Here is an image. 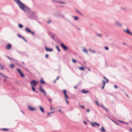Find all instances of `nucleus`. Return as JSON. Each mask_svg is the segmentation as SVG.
I'll list each match as a JSON object with an SVG mask.
<instances>
[{"mask_svg":"<svg viewBox=\"0 0 132 132\" xmlns=\"http://www.w3.org/2000/svg\"><path fill=\"white\" fill-rule=\"evenodd\" d=\"M48 101H50V103H51L52 102V100L50 99V98H49V99H48Z\"/></svg>","mask_w":132,"mask_h":132,"instance_id":"42","label":"nucleus"},{"mask_svg":"<svg viewBox=\"0 0 132 132\" xmlns=\"http://www.w3.org/2000/svg\"><path fill=\"white\" fill-rule=\"evenodd\" d=\"M20 75L23 78H24V75H23V74L21 72L20 73H19Z\"/></svg>","mask_w":132,"mask_h":132,"instance_id":"19","label":"nucleus"},{"mask_svg":"<svg viewBox=\"0 0 132 132\" xmlns=\"http://www.w3.org/2000/svg\"><path fill=\"white\" fill-rule=\"evenodd\" d=\"M89 111V109H87V112H88Z\"/></svg>","mask_w":132,"mask_h":132,"instance_id":"53","label":"nucleus"},{"mask_svg":"<svg viewBox=\"0 0 132 132\" xmlns=\"http://www.w3.org/2000/svg\"><path fill=\"white\" fill-rule=\"evenodd\" d=\"M48 23H49L50 22V21H47V22Z\"/></svg>","mask_w":132,"mask_h":132,"instance_id":"64","label":"nucleus"},{"mask_svg":"<svg viewBox=\"0 0 132 132\" xmlns=\"http://www.w3.org/2000/svg\"><path fill=\"white\" fill-rule=\"evenodd\" d=\"M9 66L11 68H13L14 67V64H12L11 65H10Z\"/></svg>","mask_w":132,"mask_h":132,"instance_id":"17","label":"nucleus"},{"mask_svg":"<svg viewBox=\"0 0 132 132\" xmlns=\"http://www.w3.org/2000/svg\"><path fill=\"white\" fill-rule=\"evenodd\" d=\"M106 82L107 83H108V80L107 79H106Z\"/></svg>","mask_w":132,"mask_h":132,"instance_id":"57","label":"nucleus"},{"mask_svg":"<svg viewBox=\"0 0 132 132\" xmlns=\"http://www.w3.org/2000/svg\"><path fill=\"white\" fill-rule=\"evenodd\" d=\"M1 76H2V77H3L6 78H7V77L6 76H4L3 74H2Z\"/></svg>","mask_w":132,"mask_h":132,"instance_id":"28","label":"nucleus"},{"mask_svg":"<svg viewBox=\"0 0 132 132\" xmlns=\"http://www.w3.org/2000/svg\"><path fill=\"white\" fill-rule=\"evenodd\" d=\"M88 71H90V69L89 68H88Z\"/></svg>","mask_w":132,"mask_h":132,"instance_id":"62","label":"nucleus"},{"mask_svg":"<svg viewBox=\"0 0 132 132\" xmlns=\"http://www.w3.org/2000/svg\"><path fill=\"white\" fill-rule=\"evenodd\" d=\"M22 39H23L25 41H26V39H25V38L22 37Z\"/></svg>","mask_w":132,"mask_h":132,"instance_id":"49","label":"nucleus"},{"mask_svg":"<svg viewBox=\"0 0 132 132\" xmlns=\"http://www.w3.org/2000/svg\"><path fill=\"white\" fill-rule=\"evenodd\" d=\"M100 131L101 132H103L105 131V130L104 128L103 127H102L101 128V129L100 130Z\"/></svg>","mask_w":132,"mask_h":132,"instance_id":"13","label":"nucleus"},{"mask_svg":"<svg viewBox=\"0 0 132 132\" xmlns=\"http://www.w3.org/2000/svg\"><path fill=\"white\" fill-rule=\"evenodd\" d=\"M119 121H120V122L121 123H124V122L123 121H122L120 120Z\"/></svg>","mask_w":132,"mask_h":132,"instance_id":"59","label":"nucleus"},{"mask_svg":"<svg viewBox=\"0 0 132 132\" xmlns=\"http://www.w3.org/2000/svg\"><path fill=\"white\" fill-rule=\"evenodd\" d=\"M58 111H60V112L61 113H63L62 111H61V110L60 109Z\"/></svg>","mask_w":132,"mask_h":132,"instance_id":"47","label":"nucleus"},{"mask_svg":"<svg viewBox=\"0 0 132 132\" xmlns=\"http://www.w3.org/2000/svg\"><path fill=\"white\" fill-rule=\"evenodd\" d=\"M30 33H31L33 36L34 35V31L31 32H31H30Z\"/></svg>","mask_w":132,"mask_h":132,"instance_id":"45","label":"nucleus"},{"mask_svg":"<svg viewBox=\"0 0 132 132\" xmlns=\"http://www.w3.org/2000/svg\"><path fill=\"white\" fill-rule=\"evenodd\" d=\"M65 95V99L66 100H67V98L68 97V96L67 95Z\"/></svg>","mask_w":132,"mask_h":132,"instance_id":"31","label":"nucleus"},{"mask_svg":"<svg viewBox=\"0 0 132 132\" xmlns=\"http://www.w3.org/2000/svg\"><path fill=\"white\" fill-rule=\"evenodd\" d=\"M72 17L74 18V20L76 21L77 20L79 19V17L77 16H73Z\"/></svg>","mask_w":132,"mask_h":132,"instance_id":"10","label":"nucleus"},{"mask_svg":"<svg viewBox=\"0 0 132 132\" xmlns=\"http://www.w3.org/2000/svg\"><path fill=\"white\" fill-rule=\"evenodd\" d=\"M66 100V102H67V103L68 104H69V103L68 101L67 100Z\"/></svg>","mask_w":132,"mask_h":132,"instance_id":"54","label":"nucleus"},{"mask_svg":"<svg viewBox=\"0 0 132 132\" xmlns=\"http://www.w3.org/2000/svg\"><path fill=\"white\" fill-rule=\"evenodd\" d=\"M16 70H17V71L19 72V73L21 72L20 70L19 69H16Z\"/></svg>","mask_w":132,"mask_h":132,"instance_id":"34","label":"nucleus"},{"mask_svg":"<svg viewBox=\"0 0 132 132\" xmlns=\"http://www.w3.org/2000/svg\"><path fill=\"white\" fill-rule=\"evenodd\" d=\"M42 92L44 93V95H46L47 93L44 90H42Z\"/></svg>","mask_w":132,"mask_h":132,"instance_id":"23","label":"nucleus"},{"mask_svg":"<svg viewBox=\"0 0 132 132\" xmlns=\"http://www.w3.org/2000/svg\"><path fill=\"white\" fill-rule=\"evenodd\" d=\"M40 82L41 83H42L43 84H45V82L42 79L40 80Z\"/></svg>","mask_w":132,"mask_h":132,"instance_id":"16","label":"nucleus"},{"mask_svg":"<svg viewBox=\"0 0 132 132\" xmlns=\"http://www.w3.org/2000/svg\"><path fill=\"white\" fill-rule=\"evenodd\" d=\"M38 82L36 81L35 80H33L30 82L31 86H36Z\"/></svg>","mask_w":132,"mask_h":132,"instance_id":"2","label":"nucleus"},{"mask_svg":"<svg viewBox=\"0 0 132 132\" xmlns=\"http://www.w3.org/2000/svg\"><path fill=\"white\" fill-rule=\"evenodd\" d=\"M48 54H46L45 55V57L46 58H47L48 57Z\"/></svg>","mask_w":132,"mask_h":132,"instance_id":"48","label":"nucleus"},{"mask_svg":"<svg viewBox=\"0 0 132 132\" xmlns=\"http://www.w3.org/2000/svg\"><path fill=\"white\" fill-rule=\"evenodd\" d=\"M63 93H64V94L65 95H67L66 92V91L65 90H63Z\"/></svg>","mask_w":132,"mask_h":132,"instance_id":"32","label":"nucleus"},{"mask_svg":"<svg viewBox=\"0 0 132 132\" xmlns=\"http://www.w3.org/2000/svg\"><path fill=\"white\" fill-rule=\"evenodd\" d=\"M105 109L107 111H108V110L107 109H106L105 108V109Z\"/></svg>","mask_w":132,"mask_h":132,"instance_id":"56","label":"nucleus"},{"mask_svg":"<svg viewBox=\"0 0 132 132\" xmlns=\"http://www.w3.org/2000/svg\"><path fill=\"white\" fill-rule=\"evenodd\" d=\"M82 52L86 53V54H88V50L86 49V48L84 47L83 48V50H82Z\"/></svg>","mask_w":132,"mask_h":132,"instance_id":"8","label":"nucleus"},{"mask_svg":"<svg viewBox=\"0 0 132 132\" xmlns=\"http://www.w3.org/2000/svg\"><path fill=\"white\" fill-rule=\"evenodd\" d=\"M29 109L31 111H34L36 110V109L35 108L32 107L30 105H29L28 106Z\"/></svg>","mask_w":132,"mask_h":132,"instance_id":"6","label":"nucleus"},{"mask_svg":"<svg viewBox=\"0 0 132 132\" xmlns=\"http://www.w3.org/2000/svg\"><path fill=\"white\" fill-rule=\"evenodd\" d=\"M127 34H129L132 36V33H131L129 30L128 28H127V29L123 30Z\"/></svg>","mask_w":132,"mask_h":132,"instance_id":"4","label":"nucleus"},{"mask_svg":"<svg viewBox=\"0 0 132 132\" xmlns=\"http://www.w3.org/2000/svg\"><path fill=\"white\" fill-rule=\"evenodd\" d=\"M115 25L119 27H121L122 26V24L117 21H116L115 22Z\"/></svg>","mask_w":132,"mask_h":132,"instance_id":"3","label":"nucleus"},{"mask_svg":"<svg viewBox=\"0 0 132 132\" xmlns=\"http://www.w3.org/2000/svg\"><path fill=\"white\" fill-rule=\"evenodd\" d=\"M112 121H113L114 123H115L116 125H119V124L117 122H116V121H115L113 120H112Z\"/></svg>","mask_w":132,"mask_h":132,"instance_id":"33","label":"nucleus"},{"mask_svg":"<svg viewBox=\"0 0 132 132\" xmlns=\"http://www.w3.org/2000/svg\"><path fill=\"white\" fill-rule=\"evenodd\" d=\"M56 80H55L54 81V83H56Z\"/></svg>","mask_w":132,"mask_h":132,"instance_id":"63","label":"nucleus"},{"mask_svg":"<svg viewBox=\"0 0 132 132\" xmlns=\"http://www.w3.org/2000/svg\"><path fill=\"white\" fill-rule=\"evenodd\" d=\"M19 27L20 28H22L23 27V26L20 24H19Z\"/></svg>","mask_w":132,"mask_h":132,"instance_id":"22","label":"nucleus"},{"mask_svg":"<svg viewBox=\"0 0 132 132\" xmlns=\"http://www.w3.org/2000/svg\"><path fill=\"white\" fill-rule=\"evenodd\" d=\"M3 130H6L7 131L8 130V129L6 128H3L2 129Z\"/></svg>","mask_w":132,"mask_h":132,"instance_id":"40","label":"nucleus"},{"mask_svg":"<svg viewBox=\"0 0 132 132\" xmlns=\"http://www.w3.org/2000/svg\"><path fill=\"white\" fill-rule=\"evenodd\" d=\"M18 36V37H19L22 38V36H21L20 34H18L17 35Z\"/></svg>","mask_w":132,"mask_h":132,"instance_id":"38","label":"nucleus"},{"mask_svg":"<svg viewBox=\"0 0 132 132\" xmlns=\"http://www.w3.org/2000/svg\"><path fill=\"white\" fill-rule=\"evenodd\" d=\"M100 106L104 109H105V107L102 104H100Z\"/></svg>","mask_w":132,"mask_h":132,"instance_id":"29","label":"nucleus"},{"mask_svg":"<svg viewBox=\"0 0 132 132\" xmlns=\"http://www.w3.org/2000/svg\"><path fill=\"white\" fill-rule=\"evenodd\" d=\"M32 87V90L34 91H35V88L34 87L35 86H31Z\"/></svg>","mask_w":132,"mask_h":132,"instance_id":"27","label":"nucleus"},{"mask_svg":"<svg viewBox=\"0 0 132 132\" xmlns=\"http://www.w3.org/2000/svg\"><path fill=\"white\" fill-rule=\"evenodd\" d=\"M61 45L64 50H68L67 47L62 43H61Z\"/></svg>","mask_w":132,"mask_h":132,"instance_id":"5","label":"nucleus"},{"mask_svg":"<svg viewBox=\"0 0 132 132\" xmlns=\"http://www.w3.org/2000/svg\"><path fill=\"white\" fill-rule=\"evenodd\" d=\"M98 36L99 37H101V35L100 34H98Z\"/></svg>","mask_w":132,"mask_h":132,"instance_id":"61","label":"nucleus"},{"mask_svg":"<svg viewBox=\"0 0 132 132\" xmlns=\"http://www.w3.org/2000/svg\"><path fill=\"white\" fill-rule=\"evenodd\" d=\"M47 115L49 116H50V115L51 114V112H48L47 113Z\"/></svg>","mask_w":132,"mask_h":132,"instance_id":"41","label":"nucleus"},{"mask_svg":"<svg viewBox=\"0 0 132 132\" xmlns=\"http://www.w3.org/2000/svg\"><path fill=\"white\" fill-rule=\"evenodd\" d=\"M80 106L82 108H83L84 109V107L82 105H80Z\"/></svg>","mask_w":132,"mask_h":132,"instance_id":"50","label":"nucleus"},{"mask_svg":"<svg viewBox=\"0 0 132 132\" xmlns=\"http://www.w3.org/2000/svg\"><path fill=\"white\" fill-rule=\"evenodd\" d=\"M103 85L105 86V81L104 80H103Z\"/></svg>","mask_w":132,"mask_h":132,"instance_id":"44","label":"nucleus"},{"mask_svg":"<svg viewBox=\"0 0 132 132\" xmlns=\"http://www.w3.org/2000/svg\"><path fill=\"white\" fill-rule=\"evenodd\" d=\"M45 48L46 50L47 51H49L50 52H52V49H50L47 48L46 47H45Z\"/></svg>","mask_w":132,"mask_h":132,"instance_id":"9","label":"nucleus"},{"mask_svg":"<svg viewBox=\"0 0 132 132\" xmlns=\"http://www.w3.org/2000/svg\"><path fill=\"white\" fill-rule=\"evenodd\" d=\"M59 77H57V78H56V80H58L59 79Z\"/></svg>","mask_w":132,"mask_h":132,"instance_id":"55","label":"nucleus"},{"mask_svg":"<svg viewBox=\"0 0 132 132\" xmlns=\"http://www.w3.org/2000/svg\"><path fill=\"white\" fill-rule=\"evenodd\" d=\"M54 108H52L51 107L50 109L52 110L53 109H54Z\"/></svg>","mask_w":132,"mask_h":132,"instance_id":"58","label":"nucleus"},{"mask_svg":"<svg viewBox=\"0 0 132 132\" xmlns=\"http://www.w3.org/2000/svg\"><path fill=\"white\" fill-rule=\"evenodd\" d=\"M39 107L41 111L43 113H44V110L43 109V108L41 106H39Z\"/></svg>","mask_w":132,"mask_h":132,"instance_id":"15","label":"nucleus"},{"mask_svg":"<svg viewBox=\"0 0 132 132\" xmlns=\"http://www.w3.org/2000/svg\"><path fill=\"white\" fill-rule=\"evenodd\" d=\"M89 50L92 53H95V51L94 50H92L90 48H89Z\"/></svg>","mask_w":132,"mask_h":132,"instance_id":"14","label":"nucleus"},{"mask_svg":"<svg viewBox=\"0 0 132 132\" xmlns=\"http://www.w3.org/2000/svg\"><path fill=\"white\" fill-rule=\"evenodd\" d=\"M56 48H57V50H58L59 51V52H60L61 51L60 50V49H59V47L58 46H56Z\"/></svg>","mask_w":132,"mask_h":132,"instance_id":"25","label":"nucleus"},{"mask_svg":"<svg viewBox=\"0 0 132 132\" xmlns=\"http://www.w3.org/2000/svg\"><path fill=\"white\" fill-rule=\"evenodd\" d=\"M0 66L1 67V69H4V68L3 65H1V66Z\"/></svg>","mask_w":132,"mask_h":132,"instance_id":"37","label":"nucleus"},{"mask_svg":"<svg viewBox=\"0 0 132 132\" xmlns=\"http://www.w3.org/2000/svg\"><path fill=\"white\" fill-rule=\"evenodd\" d=\"M16 2L18 4L20 8L25 12L30 11V9L28 7L23 4L19 0H15Z\"/></svg>","mask_w":132,"mask_h":132,"instance_id":"1","label":"nucleus"},{"mask_svg":"<svg viewBox=\"0 0 132 132\" xmlns=\"http://www.w3.org/2000/svg\"><path fill=\"white\" fill-rule=\"evenodd\" d=\"M25 30L27 32H31V30L27 28H26Z\"/></svg>","mask_w":132,"mask_h":132,"instance_id":"12","label":"nucleus"},{"mask_svg":"<svg viewBox=\"0 0 132 132\" xmlns=\"http://www.w3.org/2000/svg\"><path fill=\"white\" fill-rule=\"evenodd\" d=\"M79 69L81 70H84V69L82 67H79Z\"/></svg>","mask_w":132,"mask_h":132,"instance_id":"26","label":"nucleus"},{"mask_svg":"<svg viewBox=\"0 0 132 132\" xmlns=\"http://www.w3.org/2000/svg\"><path fill=\"white\" fill-rule=\"evenodd\" d=\"M89 92L88 90H82L81 92L83 93L86 94Z\"/></svg>","mask_w":132,"mask_h":132,"instance_id":"11","label":"nucleus"},{"mask_svg":"<svg viewBox=\"0 0 132 132\" xmlns=\"http://www.w3.org/2000/svg\"><path fill=\"white\" fill-rule=\"evenodd\" d=\"M114 87L116 88H117V86L116 85H114Z\"/></svg>","mask_w":132,"mask_h":132,"instance_id":"51","label":"nucleus"},{"mask_svg":"<svg viewBox=\"0 0 132 132\" xmlns=\"http://www.w3.org/2000/svg\"><path fill=\"white\" fill-rule=\"evenodd\" d=\"M94 124L96 125L97 126H100V124H99L97 123L96 122H94Z\"/></svg>","mask_w":132,"mask_h":132,"instance_id":"24","label":"nucleus"},{"mask_svg":"<svg viewBox=\"0 0 132 132\" xmlns=\"http://www.w3.org/2000/svg\"><path fill=\"white\" fill-rule=\"evenodd\" d=\"M39 91H41L42 92V90H44L43 89V88H42V87H40L39 88Z\"/></svg>","mask_w":132,"mask_h":132,"instance_id":"21","label":"nucleus"},{"mask_svg":"<svg viewBox=\"0 0 132 132\" xmlns=\"http://www.w3.org/2000/svg\"><path fill=\"white\" fill-rule=\"evenodd\" d=\"M95 102L96 104L98 106H100V105L98 104L97 102V101H95Z\"/></svg>","mask_w":132,"mask_h":132,"instance_id":"36","label":"nucleus"},{"mask_svg":"<svg viewBox=\"0 0 132 132\" xmlns=\"http://www.w3.org/2000/svg\"><path fill=\"white\" fill-rule=\"evenodd\" d=\"M120 9L123 10H126V9L125 7H120Z\"/></svg>","mask_w":132,"mask_h":132,"instance_id":"20","label":"nucleus"},{"mask_svg":"<svg viewBox=\"0 0 132 132\" xmlns=\"http://www.w3.org/2000/svg\"><path fill=\"white\" fill-rule=\"evenodd\" d=\"M90 124H91V125L93 127H94L95 126V125L93 123L91 122H90Z\"/></svg>","mask_w":132,"mask_h":132,"instance_id":"39","label":"nucleus"},{"mask_svg":"<svg viewBox=\"0 0 132 132\" xmlns=\"http://www.w3.org/2000/svg\"><path fill=\"white\" fill-rule=\"evenodd\" d=\"M104 86V85H103V86L102 87V89H103L104 87V86Z\"/></svg>","mask_w":132,"mask_h":132,"instance_id":"60","label":"nucleus"},{"mask_svg":"<svg viewBox=\"0 0 132 132\" xmlns=\"http://www.w3.org/2000/svg\"><path fill=\"white\" fill-rule=\"evenodd\" d=\"M11 48V45L10 44H8L7 45L6 48L8 50H10Z\"/></svg>","mask_w":132,"mask_h":132,"instance_id":"7","label":"nucleus"},{"mask_svg":"<svg viewBox=\"0 0 132 132\" xmlns=\"http://www.w3.org/2000/svg\"><path fill=\"white\" fill-rule=\"evenodd\" d=\"M130 132H132V129L131 128H130Z\"/></svg>","mask_w":132,"mask_h":132,"instance_id":"52","label":"nucleus"},{"mask_svg":"<svg viewBox=\"0 0 132 132\" xmlns=\"http://www.w3.org/2000/svg\"><path fill=\"white\" fill-rule=\"evenodd\" d=\"M83 123L85 125H86L87 124V122L85 121H84L83 122Z\"/></svg>","mask_w":132,"mask_h":132,"instance_id":"46","label":"nucleus"},{"mask_svg":"<svg viewBox=\"0 0 132 132\" xmlns=\"http://www.w3.org/2000/svg\"><path fill=\"white\" fill-rule=\"evenodd\" d=\"M6 56L11 60L12 59L11 58L9 57V56Z\"/></svg>","mask_w":132,"mask_h":132,"instance_id":"43","label":"nucleus"},{"mask_svg":"<svg viewBox=\"0 0 132 132\" xmlns=\"http://www.w3.org/2000/svg\"><path fill=\"white\" fill-rule=\"evenodd\" d=\"M72 60L73 62L74 63H76V61L74 59H72Z\"/></svg>","mask_w":132,"mask_h":132,"instance_id":"30","label":"nucleus"},{"mask_svg":"<svg viewBox=\"0 0 132 132\" xmlns=\"http://www.w3.org/2000/svg\"><path fill=\"white\" fill-rule=\"evenodd\" d=\"M105 49L106 50H108L109 49L108 47L105 46L104 47Z\"/></svg>","mask_w":132,"mask_h":132,"instance_id":"35","label":"nucleus"},{"mask_svg":"<svg viewBox=\"0 0 132 132\" xmlns=\"http://www.w3.org/2000/svg\"><path fill=\"white\" fill-rule=\"evenodd\" d=\"M55 2H58L60 3V4H65V3L64 2H60V1H55Z\"/></svg>","mask_w":132,"mask_h":132,"instance_id":"18","label":"nucleus"}]
</instances>
